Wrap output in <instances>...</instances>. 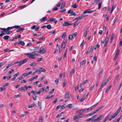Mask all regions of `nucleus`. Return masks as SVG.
I'll return each mask as SVG.
<instances>
[{
	"mask_svg": "<svg viewBox=\"0 0 122 122\" xmlns=\"http://www.w3.org/2000/svg\"><path fill=\"white\" fill-rule=\"evenodd\" d=\"M43 60L42 58L41 57L40 58H38L37 60V61L39 62L42 61Z\"/></svg>",
	"mask_w": 122,
	"mask_h": 122,
	"instance_id": "obj_45",
	"label": "nucleus"
},
{
	"mask_svg": "<svg viewBox=\"0 0 122 122\" xmlns=\"http://www.w3.org/2000/svg\"><path fill=\"white\" fill-rule=\"evenodd\" d=\"M54 91V89H52L49 93V94L50 95L52 94Z\"/></svg>",
	"mask_w": 122,
	"mask_h": 122,
	"instance_id": "obj_36",
	"label": "nucleus"
},
{
	"mask_svg": "<svg viewBox=\"0 0 122 122\" xmlns=\"http://www.w3.org/2000/svg\"><path fill=\"white\" fill-rule=\"evenodd\" d=\"M57 97L56 98L55 100L53 102V103L54 104L57 101Z\"/></svg>",
	"mask_w": 122,
	"mask_h": 122,
	"instance_id": "obj_59",
	"label": "nucleus"
},
{
	"mask_svg": "<svg viewBox=\"0 0 122 122\" xmlns=\"http://www.w3.org/2000/svg\"><path fill=\"white\" fill-rule=\"evenodd\" d=\"M105 79H103L102 80V84L101 86L102 87H103L104 86H106L107 84V83L105 82Z\"/></svg>",
	"mask_w": 122,
	"mask_h": 122,
	"instance_id": "obj_7",
	"label": "nucleus"
},
{
	"mask_svg": "<svg viewBox=\"0 0 122 122\" xmlns=\"http://www.w3.org/2000/svg\"><path fill=\"white\" fill-rule=\"evenodd\" d=\"M39 52L41 54H43L45 53L46 52V50L45 48H43L42 47H41L39 49Z\"/></svg>",
	"mask_w": 122,
	"mask_h": 122,
	"instance_id": "obj_5",
	"label": "nucleus"
},
{
	"mask_svg": "<svg viewBox=\"0 0 122 122\" xmlns=\"http://www.w3.org/2000/svg\"><path fill=\"white\" fill-rule=\"evenodd\" d=\"M119 74H118L117 75L114 81V84H115L118 81L119 78Z\"/></svg>",
	"mask_w": 122,
	"mask_h": 122,
	"instance_id": "obj_8",
	"label": "nucleus"
},
{
	"mask_svg": "<svg viewBox=\"0 0 122 122\" xmlns=\"http://www.w3.org/2000/svg\"><path fill=\"white\" fill-rule=\"evenodd\" d=\"M1 29L3 31H1V33L0 34V36H3L4 35H8L9 34V31L6 30V28H1Z\"/></svg>",
	"mask_w": 122,
	"mask_h": 122,
	"instance_id": "obj_1",
	"label": "nucleus"
},
{
	"mask_svg": "<svg viewBox=\"0 0 122 122\" xmlns=\"http://www.w3.org/2000/svg\"><path fill=\"white\" fill-rule=\"evenodd\" d=\"M111 87L112 86L111 85L109 86L105 91V93H107Z\"/></svg>",
	"mask_w": 122,
	"mask_h": 122,
	"instance_id": "obj_33",
	"label": "nucleus"
},
{
	"mask_svg": "<svg viewBox=\"0 0 122 122\" xmlns=\"http://www.w3.org/2000/svg\"><path fill=\"white\" fill-rule=\"evenodd\" d=\"M69 25V23L66 22H65L63 24V26H66Z\"/></svg>",
	"mask_w": 122,
	"mask_h": 122,
	"instance_id": "obj_20",
	"label": "nucleus"
},
{
	"mask_svg": "<svg viewBox=\"0 0 122 122\" xmlns=\"http://www.w3.org/2000/svg\"><path fill=\"white\" fill-rule=\"evenodd\" d=\"M13 65L12 63H10L7 66H6V67L7 68H8L10 67V66L12 65Z\"/></svg>",
	"mask_w": 122,
	"mask_h": 122,
	"instance_id": "obj_53",
	"label": "nucleus"
},
{
	"mask_svg": "<svg viewBox=\"0 0 122 122\" xmlns=\"http://www.w3.org/2000/svg\"><path fill=\"white\" fill-rule=\"evenodd\" d=\"M58 9V8L57 7H54L52 9L53 10H57Z\"/></svg>",
	"mask_w": 122,
	"mask_h": 122,
	"instance_id": "obj_63",
	"label": "nucleus"
},
{
	"mask_svg": "<svg viewBox=\"0 0 122 122\" xmlns=\"http://www.w3.org/2000/svg\"><path fill=\"white\" fill-rule=\"evenodd\" d=\"M65 4V2H64L61 5V9H63L64 7Z\"/></svg>",
	"mask_w": 122,
	"mask_h": 122,
	"instance_id": "obj_37",
	"label": "nucleus"
},
{
	"mask_svg": "<svg viewBox=\"0 0 122 122\" xmlns=\"http://www.w3.org/2000/svg\"><path fill=\"white\" fill-rule=\"evenodd\" d=\"M94 87V85H92L91 86V87L89 89L91 91L92 90L93 88Z\"/></svg>",
	"mask_w": 122,
	"mask_h": 122,
	"instance_id": "obj_61",
	"label": "nucleus"
},
{
	"mask_svg": "<svg viewBox=\"0 0 122 122\" xmlns=\"http://www.w3.org/2000/svg\"><path fill=\"white\" fill-rule=\"evenodd\" d=\"M103 70H102L101 71V72H100L99 73V77H101L102 75V73L103 72Z\"/></svg>",
	"mask_w": 122,
	"mask_h": 122,
	"instance_id": "obj_27",
	"label": "nucleus"
},
{
	"mask_svg": "<svg viewBox=\"0 0 122 122\" xmlns=\"http://www.w3.org/2000/svg\"><path fill=\"white\" fill-rule=\"evenodd\" d=\"M28 87L27 86H25L21 87L19 88V90L20 91H26L28 89Z\"/></svg>",
	"mask_w": 122,
	"mask_h": 122,
	"instance_id": "obj_3",
	"label": "nucleus"
},
{
	"mask_svg": "<svg viewBox=\"0 0 122 122\" xmlns=\"http://www.w3.org/2000/svg\"><path fill=\"white\" fill-rule=\"evenodd\" d=\"M37 64L35 62H33L31 63L30 65L31 66H33L36 65Z\"/></svg>",
	"mask_w": 122,
	"mask_h": 122,
	"instance_id": "obj_39",
	"label": "nucleus"
},
{
	"mask_svg": "<svg viewBox=\"0 0 122 122\" xmlns=\"http://www.w3.org/2000/svg\"><path fill=\"white\" fill-rule=\"evenodd\" d=\"M13 28H15L16 29H19L20 28V26L19 25L14 26H13Z\"/></svg>",
	"mask_w": 122,
	"mask_h": 122,
	"instance_id": "obj_35",
	"label": "nucleus"
},
{
	"mask_svg": "<svg viewBox=\"0 0 122 122\" xmlns=\"http://www.w3.org/2000/svg\"><path fill=\"white\" fill-rule=\"evenodd\" d=\"M85 99V98L84 97H82L80 100V102H83L84 100Z\"/></svg>",
	"mask_w": 122,
	"mask_h": 122,
	"instance_id": "obj_50",
	"label": "nucleus"
},
{
	"mask_svg": "<svg viewBox=\"0 0 122 122\" xmlns=\"http://www.w3.org/2000/svg\"><path fill=\"white\" fill-rule=\"evenodd\" d=\"M121 116L120 117H119L118 118H117L116 121V122H118L120 120L121 118Z\"/></svg>",
	"mask_w": 122,
	"mask_h": 122,
	"instance_id": "obj_60",
	"label": "nucleus"
},
{
	"mask_svg": "<svg viewBox=\"0 0 122 122\" xmlns=\"http://www.w3.org/2000/svg\"><path fill=\"white\" fill-rule=\"evenodd\" d=\"M13 29V26L11 27H8L7 28H6V29L7 30H10L11 29Z\"/></svg>",
	"mask_w": 122,
	"mask_h": 122,
	"instance_id": "obj_41",
	"label": "nucleus"
},
{
	"mask_svg": "<svg viewBox=\"0 0 122 122\" xmlns=\"http://www.w3.org/2000/svg\"><path fill=\"white\" fill-rule=\"evenodd\" d=\"M101 3H102V1H100V2L99 1L98 3V9H99L101 7Z\"/></svg>",
	"mask_w": 122,
	"mask_h": 122,
	"instance_id": "obj_26",
	"label": "nucleus"
},
{
	"mask_svg": "<svg viewBox=\"0 0 122 122\" xmlns=\"http://www.w3.org/2000/svg\"><path fill=\"white\" fill-rule=\"evenodd\" d=\"M35 106V104H32L31 105H28V108H30L31 107H34Z\"/></svg>",
	"mask_w": 122,
	"mask_h": 122,
	"instance_id": "obj_25",
	"label": "nucleus"
},
{
	"mask_svg": "<svg viewBox=\"0 0 122 122\" xmlns=\"http://www.w3.org/2000/svg\"><path fill=\"white\" fill-rule=\"evenodd\" d=\"M19 74V72H18L16 73V74H14L13 75V76L15 77H17L18 75Z\"/></svg>",
	"mask_w": 122,
	"mask_h": 122,
	"instance_id": "obj_44",
	"label": "nucleus"
},
{
	"mask_svg": "<svg viewBox=\"0 0 122 122\" xmlns=\"http://www.w3.org/2000/svg\"><path fill=\"white\" fill-rule=\"evenodd\" d=\"M56 20V19L55 18H51L50 19L48 20L51 22H53L55 21Z\"/></svg>",
	"mask_w": 122,
	"mask_h": 122,
	"instance_id": "obj_23",
	"label": "nucleus"
},
{
	"mask_svg": "<svg viewBox=\"0 0 122 122\" xmlns=\"http://www.w3.org/2000/svg\"><path fill=\"white\" fill-rule=\"evenodd\" d=\"M27 61V59H25L23 60L20 61L19 63L18 64V66H20L21 65L26 62Z\"/></svg>",
	"mask_w": 122,
	"mask_h": 122,
	"instance_id": "obj_4",
	"label": "nucleus"
},
{
	"mask_svg": "<svg viewBox=\"0 0 122 122\" xmlns=\"http://www.w3.org/2000/svg\"><path fill=\"white\" fill-rule=\"evenodd\" d=\"M102 115H100L96 119H97V120L98 121H98H99V122H100L101 120L102 119V118L103 117H104V116H103L102 117V119H101L100 118H101L102 117Z\"/></svg>",
	"mask_w": 122,
	"mask_h": 122,
	"instance_id": "obj_21",
	"label": "nucleus"
},
{
	"mask_svg": "<svg viewBox=\"0 0 122 122\" xmlns=\"http://www.w3.org/2000/svg\"><path fill=\"white\" fill-rule=\"evenodd\" d=\"M39 69L42 72H44L46 71V70L44 68L42 67H39Z\"/></svg>",
	"mask_w": 122,
	"mask_h": 122,
	"instance_id": "obj_18",
	"label": "nucleus"
},
{
	"mask_svg": "<svg viewBox=\"0 0 122 122\" xmlns=\"http://www.w3.org/2000/svg\"><path fill=\"white\" fill-rule=\"evenodd\" d=\"M66 46V43L64 41L63 42L62 45L61 47H62L63 48H64Z\"/></svg>",
	"mask_w": 122,
	"mask_h": 122,
	"instance_id": "obj_29",
	"label": "nucleus"
},
{
	"mask_svg": "<svg viewBox=\"0 0 122 122\" xmlns=\"http://www.w3.org/2000/svg\"><path fill=\"white\" fill-rule=\"evenodd\" d=\"M25 55L30 58H31L32 59H35V57L34 55L32 53H25Z\"/></svg>",
	"mask_w": 122,
	"mask_h": 122,
	"instance_id": "obj_2",
	"label": "nucleus"
},
{
	"mask_svg": "<svg viewBox=\"0 0 122 122\" xmlns=\"http://www.w3.org/2000/svg\"><path fill=\"white\" fill-rule=\"evenodd\" d=\"M76 14L73 11H71L70 13H69V15L70 16H76Z\"/></svg>",
	"mask_w": 122,
	"mask_h": 122,
	"instance_id": "obj_14",
	"label": "nucleus"
},
{
	"mask_svg": "<svg viewBox=\"0 0 122 122\" xmlns=\"http://www.w3.org/2000/svg\"><path fill=\"white\" fill-rule=\"evenodd\" d=\"M120 110H118L115 113V115H117L119 113L120 111H119Z\"/></svg>",
	"mask_w": 122,
	"mask_h": 122,
	"instance_id": "obj_55",
	"label": "nucleus"
},
{
	"mask_svg": "<svg viewBox=\"0 0 122 122\" xmlns=\"http://www.w3.org/2000/svg\"><path fill=\"white\" fill-rule=\"evenodd\" d=\"M87 15H81L79 16L78 18H76V19L79 18L80 19H81L87 16Z\"/></svg>",
	"mask_w": 122,
	"mask_h": 122,
	"instance_id": "obj_9",
	"label": "nucleus"
},
{
	"mask_svg": "<svg viewBox=\"0 0 122 122\" xmlns=\"http://www.w3.org/2000/svg\"><path fill=\"white\" fill-rule=\"evenodd\" d=\"M46 27L48 29H51V27L50 24H49L46 26Z\"/></svg>",
	"mask_w": 122,
	"mask_h": 122,
	"instance_id": "obj_31",
	"label": "nucleus"
},
{
	"mask_svg": "<svg viewBox=\"0 0 122 122\" xmlns=\"http://www.w3.org/2000/svg\"><path fill=\"white\" fill-rule=\"evenodd\" d=\"M34 56H35L36 55H38L39 53V51H36L32 52Z\"/></svg>",
	"mask_w": 122,
	"mask_h": 122,
	"instance_id": "obj_16",
	"label": "nucleus"
},
{
	"mask_svg": "<svg viewBox=\"0 0 122 122\" xmlns=\"http://www.w3.org/2000/svg\"><path fill=\"white\" fill-rule=\"evenodd\" d=\"M22 78L23 77L22 76H20L19 77L18 80L19 81H20V80H22Z\"/></svg>",
	"mask_w": 122,
	"mask_h": 122,
	"instance_id": "obj_58",
	"label": "nucleus"
},
{
	"mask_svg": "<svg viewBox=\"0 0 122 122\" xmlns=\"http://www.w3.org/2000/svg\"><path fill=\"white\" fill-rule=\"evenodd\" d=\"M86 62V60L85 59L82 60L80 63V65H81L82 66H83L84 64Z\"/></svg>",
	"mask_w": 122,
	"mask_h": 122,
	"instance_id": "obj_22",
	"label": "nucleus"
},
{
	"mask_svg": "<svg viewBox=\"0 0 122 122\" xmlns=\"http://www.w3.org/2000/svg\"><path fill=\"white\" fill-rule=\"evenodd\" d=\"M120 50L119 49H117V51L116 52V54H117V55H119V53Z\"/></svg>",
	"mask_w": 122,
	"mask_h": 122,
	"instance_id": "obj_48",
	"label": "nucleus"
},
{
	"mask_svg": "<svg viewBox=\"0 0 122 122\" xmlns=\"http://www.w3.org/2000/svg\"><path fill=\"white\" fill-rule=\"evenodd\" d=\"M26 7V5H24L23 6H20L19 7V8H20L21 9H23V8H24Z\"/></svg>",
	"mask_w": 122,
	"mask_h": 122,
	"instance_id": "obj_51",
	"label": "nucleus"
},
{
	"mask_svg": "<svg viewBox=\"0 0 122 122\" xmlns=\"http://www.w3.org/2000/svg\"><path fill=\"white\" fill-rule=\"evenodd\" d=\"M114 34H112V35L111 36V38H110V43H111L112 42L114 37Z\"/></svg>",
	"mask_w": 122,
	"mask_h": 122,
	"instance_id": "obj_15",
	"label": "nucleus"
},
{
	"mask_svg": "<svg viewBox=\"0 0 122 122\" xmlns=\"http://www.w3.org/2000/svg\"><path fill=\"white\" fill-rule=\"evenodd\" d=\"M62 1H61L60 2H59L58 3V4L57 5V7H60L61 5V2Z\"/></svg>",
	"mask_w": 122,
	"mask_h": 122,
	"instance_id": "obj_52",
	"label": "nucleus"
},
{
	"mask_svg": "<svg viewBox=\"0 0 122 122\" xmlns=\"http://www.w3.org/2000/svg\"><path fill=\"white\" fill-rule=\"evenodd\" d=\"M84 116L83 115L81 114H78L77 116H76L78 118H80L82 117L83 116Z\"/></svg>",
	"mask_w": 122,
	"mask_h": 122,
	"instance_id": "obj_30",
	"label": "nucleus"
},
{
	"mask_svg": "<svg viewBox=\"0 0 122 122\" xmlns=\"http://www.w3.org/2000/svg\"><path fill=\"white\" fill-rule=\"evenodd\" d=\"M32 97L35 100L36 99V97L35 95H33L32 96Z\"/></svg>",
	"mask_w": 122,
	"mask_h": 122,
	"instance_id": "obj_38",
	"label": "nucleus"
},
{
	"mask_svg": "<svg viewBox=\"0 0 122 122\" xmlns=\"http://www.w3.org/2000/svg\"><path fill=\"white\" fill-rule=\"evenodd\" d=\"M78 5H76V4H73L71 5V6L74 8H76L78 6Z\"/></svg>",
	"mask_w": 122,
	"mask_h": 122,
	"instance_id": "obj_28",
	"label": "nucleus"
},
{
	"mask_svg": "<svg viewBox=\"0 0 122 122\" xmlns=\"http://www.w3.org/2000/svg\"><path fill=\"white\" fill-rule=\"evenodd\" d=\"M47 19V17L46 16L43 17L40 20V21L41 22H43L45 20H46Z\"/></svg>",
	"mask_w": 122,
	"mask_h": 122,
	"instance_id": "obj_10",
	"label": "nucleus"
},
{
	"mask_svg": "<svg viewBox=\"0 0 122 122\" xmlns=\"http://www.w3.org/2000/svg\"><path fill=\"white\" fill-rule=\"evenodd\" d=\"M84 40H83L81 45H80V47L82 48V47H83V45L84 44Z\"/></svg>",
	"mask_w": 122,
	"mask_h": 122,
	"instance_id": "obj_46",
	"label": "nucleus"
},
{
	"mask_svg": "<svg viewBox=\"0 0 122 122\" xmlns=\"http://www.w3.org/2000/svg\"><path fill=\"white\" fill-rule=\"evenodd\" d=\"M75 71L74 69V68H72V69L71 70V73H70V75L71 76H72L73 75V73Z\"/></svg>",
	"mask_w": 122,
	"mask_h": 122,
	"instance_id": "obj_24",
	"label": "nucleus"
},
{
	"mask_svg": "<svg viewBox=\"0 0 122 122\" xmlns=\"http://www.w3.org/2000/svg\"><path fill=\"white\" fill-rule=\"evenodd\" d=\"M95 10H91L90 9H88L85 10L83 12V14H85L86 13H91Z\"/></svg>",
	"mask_w": 122,
	"mask_h": 122,
	"instance_id": "obj_6",
	"label": "nucleus"
},
{
	"mask_svg": "<svg viewBox=\"0 0 122 122\" xmlns=\"http://www.w3.org/2000/svg\"><path fill=\"white\" fill-rule=\"evenodd\" d=\"M77 116H75L73 117L74 120L76 122H77L79 120Z\"/></svg>",
	"mask_w": 122,
	"mask_h": 122,
	"instance_id": "obj_17",
	"label": "nucleus"
},
{
	"mask_svg": "<svg viewBox=\"0 0 122 122\" xmlns=\"http://www.w3.org/2000/svg\"><path fill=\"white\" fill-rule=\"evenodd\" d=\"M18 44L22 46H24L25 44V43L21 40L19 41V42L18 43Z\"/></svg>",
	"mask_w": 122,
	"mask_h": 122,
	"instance_id": "obj_13",
	"label": "nucleus"
},
{
	"mask_svg": "<svg viewBox=\"0 0 122 122\" xmlns=\"http://www.w3.org/2000/svg\"><path fill=\"white\" fill-rule=\"evenodd\" d=\"M122 46V39L120 40V42L119 43V46Z\"/></svg>",
	"mask_w": 122,
	"mask_h": 122,
	"instance_id": "obj_64",
	"label": "nucleus"
},
{
	"mask_svg": "<svg viewBox=\"0 0 122 122\" xmlns=\"http://www.w3.org/2000/svg\"><path fill=\"white\" fill-rule=\"evenodd\" d=\"M59 79H57L55 81L56 82V84H57L59 82Z\"/></svg>",
	"mask_w": 122,
	"mask_h": 122,
	"instance_id": "obj_43",
	"label": "nucleus"
},
{
	"mask_svg": "<svg viewBox=\"0 0 122 122\" xmlns=\"http://www.w3.org/2000/svg\"><path fill=\"white\" fill-rule=\"evenodd\" d=\"M77 35V33L76 32H75L73 34V35L74 36V37H73V38H74Z\"/></svg>",
	"mask_w": 122,
	"mask_h": 122,
	"instance_id": "obj_62",
	"label": "nucleus"
},
{
	"mask_svg": "<svg viewBox=\"0 0 122 122\" xmlns=\"http://www.w3.org/2000/svg\"><path fill=\"white\" fill-rule=\"evenodd\" d=\"M65 97L66 98H69V92H66L65 95Z\"/></svg>",
	"mask_w": 122,
	"mask_h": 122,
	"instance_id": "obj_19",
	"label": "nucleus"
},
{
	"mask_svg": "<svg viewBox=\"0 0 122 122\" xmlns=\"http://www.w3.org/2000/svg\"><path fill=\"white\" fill-rule=\"evenodd\" d=\"M66 35V33H64L62 35V38L63 39H64Z\"/></svg>",
	"mask_w": 122,
	"mask_h": 122,
	"instance_id": "obj_42",
	"label": "nucleus"
},
{
	"mask_svg": "<svg viewBox=\"0 0 122 122\" xmlns=\"http://www.w3.org/2000/svg\"><path fill=\"white\" fill-rule=\"evenodd\" d=\"M112 113L111 112H110L109 114V115H108L107 116V117L104 121L103 122H105L107 121L108 119H109V117L111 116L112 115Z\"/></svg>",
	"mask_w": 122,
	"mask_h": 122,
	"instance_id": "obj_11",
	"label": "nucleus"
},
{
	"mask_svg": "<svg viewBox=\"0 0 122 122\" xmlns=\"http://www.w3.org/2000/svg\"><path fill=\"white\" fill-rule=\"evenodd\" d=\"M38 105L40 109H41V102L38 101Z\"/></svg>",
	"mask_w": 122,
	"mask_h": 122,
	"instance_id": "obj_34",
	"label": "nucleus"
},
{
	"mask_svg": "<svg viewBox=\"0 0 122 122\" xmlns=\"http://www.w3.org/2000/svg\"><path fill=\"white\" fill-rule=\"evenodd\" d=\"M35 79L34 77H32L30 79H29V81H31L33 80H34Z\"/></svg>",
	"mask_w": 122,
	"mask_h": 122,
	"instance_id": "obj_56",
	"label": "nucleus"
},
{
	"mask_svg": "<svg viewBox=\"0 0 122 122\" xmlns=\"http://www.w3.org/2000/svg\"><path fill=\"white\" fill-rule=\"evenodd\" d=\"M14 71V70L13 69H12L10 71H9L8 72V73L9 74H10L11 73H12Z\"/></svg>",
	"mask_w": 122,
	"mask_h": 122,
	"instance_id": "obj_40",
	"label": "nucleus"
},
{
	"mask_svg": "<svg viewBox=\"0 0 122 122\" xmlns=\"http://www.w3.org/2000/svg\"><path fill=\"white\" fill-rule=\"evenodd\" d=\"M9 36H5L3 37V38L5 40H7L8 39Z\"/></svg>",
	"mask_w": 122,
	"mask_h": 122,
	"instance_id": "obj_32",
	"label": "nucleus"
},
{
	"mask_svg": "<svg viewBox=\"0 0 122 122\" xmlns=\"http://www.w3.org/2000/svg\"><path fill=\"white\" fill-rule=\"evenodd\" d=\"M80 22V20H78L75 22L73 25V26L74 27H75L76 26L78 25Z\"/></svg>",
	"mask_w": 122,
	"mask_h": 122,
	"instance_id": "obj_12",
	"label": "nucleus"
},
{
	"mask_svg": "<svg viewBox=\"0 0 122 122\" xmlns=\"http://www.w3.org/2000/svg\"><path fill=\"white\" fill-rule=\"evenodd\" d=\"M33 35L34 36H36L38 37H39V36L41 35H41H39L37 34V33H33Z\"/></svg>",
	"mask_w": 122,
	"mask_h": 122,
	"instance_id": "obj_49",
	"label": "nucleus"
},
{
	"mask_svg": "<svg viewBox=\"0 0 122 122\" xmlns=\"http://www.w3.org/2000/svg\"><path fill=\"white\" fill-rule=\"evenodd\" d=\"M26 81L24 80H22L21 81V83H26Z\"/></svg>",
	"mask_w": 122,
	"mask_h": 122,
	"instance_id": "obj_47",
	"label": "nucleus"
},
{
	"mask_svg": "<svg viewBox=\"0 0 122 122\" xmlns=\"http://www.w3.org/2000/svg\"><path fill=\"white\" fill-rule=\"evenodd\" d=\"M49 88V86H47L45 89V91L46 92H47L48 91V90Z\"/></svg>",
	"mask_w": 122,
	"mask_h": 122,
	"instance_id": "obj_54",
	"label": "nucleus"
},
{
	"mask_svg": "<svg viewBox=\"0 0 122 122\" xmlns=\"http://www.w3.org/2000/svg\"><path fill=\"white\" fill-rule=\"evenodd\" d=\"M31 92L34 95H35L36 93V92L35 91L32 90L31 91Z\"/></svg>",
	"mask_w": 122,
	"mask_h": 122,
	"instance_id": "obj_57",
	"label": "nucleus"
}]
</instances>
